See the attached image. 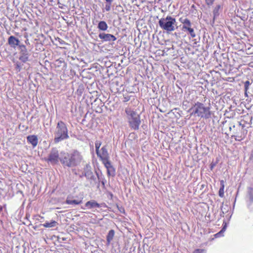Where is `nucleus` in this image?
Listing matches in <instances>:
<instances>
[{"mask_svg":"<svg viewBox=\"0 0 253 253\" xmlns=\"http://www.w3.org/2000/svg\"><path fill=\"white\" fill-rule=\"evenodd\" d=\"M83 200V197H81L78 199L71 200L68 198L66 201V203L68 205H80L82 203Z\"/></svg>","mask_w":253,"mask_h":253,"instance_id":"2eb2a0df","label":"nucleus"},{"mask_svg":"<svg viewBox=\"0 0 253 253\" xmlns=\"http://www.w3.org/2000/svg\"><path fill=\"white\" fill-rule=\"evenodd\" d=\"M220 6L219 5H218L215 7V8L214 9V11H213V13L214 15H215V14L218 12L219 9H220Z\"/></svg>","mask_w":253,"mask_h":253,"instance_id":"c85d7f7f","label":"nucleus"},{"mask_svg":"<svg viewBox=\"0 0 253 253\" xmlns=\"http://www.w3.org/2000/svg\"><path fill=\"white\" fill-rule=\"evenodd\" d=\"M226 228V225H225L222 228V229L220 231H219V232H218V233H217L216 234H215V235H214L215 237H220L221 235V234L225 231Z\"/></svg>","mask_w":253,"mask_h":253,"instance_id":"b1692460","label":"nucleus"},{"mask_svg":"<svg viewBox=\"0 0 253 253\" xmlns=\"http://www.w3.org/2000/svg\"><path fill=\"white\" fill-rule=\"evenodd\" d=\"M59 160H60V158L59 157L58 151L55 149H52L48 157L45 159L46 162L52 165L57 164Z\"/></svg>","mask_w":253,"mask_h":253,"instance_id":"6e6552de","label":"nucleus"},{"mask_svg":"<svg viewBox=\"0 0 253 253\" xmlns=\"http://www.w3.org/2000/svg\"><path fill=\"white\" fill-rule=\"evenodd\" d=\"M101 145V142L99 140H97L95 142V148L96 152L99 150V148Z\"/></svg>","mask_w":253,"mask_h":253,"instance_id":"5701e85b","label":"nucleus"},{"mask_svg":"<svg viewBox=\"0 0 253 253\" xmlns=\"http://www.w3.org/2000/svg\"><path fill=\"white\" fill-rule=\"evenodd\" d=\"M125 112L127 116V119L129 127L133 130H137L141 124L140 116L137 112L132 110L130 108H126Z\"/></svg>","mask_w":253,"mask_h":253,"instance_id":"20e7f679","label":"nucleus"},{"mask_svg":"<svg viewBox=\"0 0 253 253\" xmlns=\"http://www.w3.org/2000/svg\"><path fill=\"white\" fill-rule=\"evenodd\" d=\"M83 159L81 153L74 151L71 153H63L60 158V162L65 166L72 167L78 165Z\"/></svg>","mask_w":253,"mask_h":253,"instance_id":"f257e3e1","label":"nucleus"},{"mask_svg":"<svg viewBox=\"0 0 253 253\" xmlns=\"http://www.w3.org/2000/svg\"><path fill=\"white\" fill-rule=\"evenodd\" d=\"M107 2H111L112 3L113 0H105Z\"/></svg>","mask_w":253,"mask_h":253,"instance_id":"7c9ffc66","label":"nucleus"},{"mask_svg":"<svg viewBox=\"0 0 253 253\" xmlns=\"http://www.w3.org/2000/svg\"><path fill=\"white\" fill-rule=\"evenodd\" d=\"M230 131L232 132V138H234L236 141H241L244 140L247 136L248 131L245 128V126L239 123L238 126L233 125L229 127Z\"/></svg>","mask_w":253,"mask_h":253,"instance_id":"423d86ee","label":"nucleus"},{"mask_svg":"<svg viewBox=\"0 0 253 253\" xmlns=\"http://www.w3.org/2000/svg\"><path fill=\"white\" fill-rule=\"evenodd\" d=\"M98 157H99L102 163L107 169V174L108 176H114L115 174V169H114L111 162L109 160V155L107 151V146L105 145L100 150L96 152Z\"/></svg>","mask_w":253,"mask_h":253,"instance_id":"f03ea898","label":"nucleus"},{"mask_svg":"<svg viewBox=\"0 0 253 253\" xmlns=\"http://www.w3.org/2000/svg\"><path fill=\"white\" fill-rule=\"evenodd\" d=\"M215 0H205L206 1V3L208 5H212Z\"/></svg>","mask_w":253,"mask_h":253,"instance_id":"cd10ccee","label":"nucleus"},{"mask_svg":"<svg viewBox=\"0 0 253 253\" xmlns=\"http://www.w3.org/2000/svg\"><path fill=\"white\" fill-rule=\"evenodd\" d=\"M85 206L88 209H91L93 208H100V205L94 200L88 201L85 204Z\"/></svg>","mask_w":253,"mask_h":253,"instance_id":"4468645a","label":"nucleus"},{"mask_svg":"<svg viewBox=\"0 0 253 253\" xmlns=\"http://www.w3.org/2000/svg\"><path fill=\"white\" fill-rule=\"evenodd\" d=\"M179 21L183 24L182 30L192 26L191 22L187 18L183 19L182 18H180Z\"/></svg>","mask_w":253,"mask_h":253,"instance_id":"dca6fc26","label":"nucleus"},{"mask_svg":"<svg viewBox=\"0 0 253 253\" xmlns=\"http://www.w3.org/2000/svg\"><path fill=\"white\" fill-rule=\"evenodd\" d=\"M97 28L100 30L106 31L107 30L108 26L105 21H101L98 23Z\"/></svg>","mask_w":253,"mask_h":253,"instance_id":"a211bd4d","label":"nucleus"},{"mask_svg":"<svg viewBox=\"0 0 253 253\" xmlns=\"http://www.w3.org/2000/svg\"><path fill=\"white\" fill-rule=\"evenodd\" d=\"M92 174L91 167L89 164H86L84 168V171L80 174L81 177H89Z\"/></svg>","mask_w":253,"mask_h":253,"instance_id":"f8f14e48","label":"nucleus"},{"mask_svg":"<svg viewBox=\"0 0 253 253\" xmlns=\"http://www.w3.org/2000/svg\"><path fill=\"white\" fill-rule=\"evenodd\" d=\"M8 44L13 48H15L16 46L19 45L20 46V41L19 40L16 38L15 37L11 36H10L8 39Z\"/></svg>","mask_w":253,"mask_h":253,"instance_id":"9b49d317","label":"nucleus"},{"mask_svg":"<svg viewBox=\"0 0 253 253\" xmlns=\"http://www.w3.org/2000/svg\"><path fill=\"white\" fill-rule=\"evenodd\" d=\"M190 115L209 119L211 117V113L209 107H206L204 104L199 102L195 103L190 108Z\"/></svg>","mask_w":253,"mask_h":253,"instance_id":"7ed1b4c3","label":"nucleus"},{"mask_svg":"<svg viewBox=\"0 0 253 253\" xmlns=\"http://www.w3.org/2000/svg\"><path fill=\"white\" fill-rule=\"evenodd\" d=\"M22 49V55H20L19 59L23 62H26L28 60V55L26 50V46L24 44L20 45Z\"/></svg>","mask_w":253,"mask_h":253,"instance_id":"9d476101","label":"nucleus"},{"mask_svg":"<svg viewBox=\"0 0 253 253\" xmlns=\"http://www.w3.org/2000/svg\"><path fill=\"white\" fill-rule=\"evenodd\" d=\"M233 0L235 1V0Z\"/></svg>","mask_w":253,"mask_h":253,"instance_id":"2f4dec72","label":"nucleus"},{"mask_svg":"<svg viewBox=\"0 0 253 253\" xmlns=\"http://www.w3.org/2000/svg\"><path fill=\"white\" fill-rule=\"evenodd\" d=\"M193 253H206V250L197 249L195 250Z\"/></svg>","mask_w":253,"mask_h":253,"instance_id":"393cba45","label":"nucleus"},{"mask_svg":"<svg viewBox=\"0 0 253 253\" xmlns=\"http://www.w3.org/2000/svg\"><path fill=\"white\" fill-rule=\"evenodd\" d=\"M124 99V101H127L128 100H129V97H125Z\"/></svg>","mask_w":253,"mask_h":253,"instance_id":"c756f323","label":"nucleus"},{"mask_svg":"<svg viewBox=\"0 0 253 253\" xmlns=\"http://www.w3.org/2000/svg\"><path fill=\"white\" fill-rule=\"evenodd\" d=\"M58 224L57 222L54 220H51L50 222H46L42 225L45 228H50L56 226Z\"/></svg>","mask_w":253,"mask_h":253,"instance_id":"6ab92c4d","label":"nucleus"},{"mask_svg":"<svg viewBox=\"0 0 253 253\" xmlns=\"http://www.w3.org/2000/svg\"><path fill=\"white\" fill-rule=\"evenodd\" d=\"M250 84L251 82L249 81L245 82L244 83L245 91L246 94L247 93V92L249 90V87L250 86Z\"/></svg>","mask_w":253,"mask_h":253,"instance_id":"4be33fe9","label":"nucleus"},{"mask_svg":"<svg viewBox=\"0 0 253 253\" xmlns=\"http://www.w3.org/2000/svg\"><path fill=\"white\" fill-rule=\"evenodd\" d=\"M183 31H187L188 32V33L190 34V36L194 38L196 37L195 33L194 32V30L192 27H190L189 28H186L185 29H184L183 30Z\"/></svg>","mask_w":253,"mask_h":253,"instance_id":"aec40b11","label":"nucleus"},{"mask_svg":"<svg viewBox=\"0 0 253 253\" xmlns=\"http://www.w3.org/2000/svg\"><path fill=\"white\" fill-rule=\"evenodd\" d=\"M54 141L57 143L69 137L68 130L66 124L62 121L58 122L54 132Z\"/></svg>","mask_w":253,"mask_h":253,"instance_id":"39448f33","label":"nucleus"},{"mask_svg":"<svg viewBox=\"0 0 253 253\" xmlns=\"http://www.w3.org/2000/svg\"><path fill=\"white\" fill-rule=\"evenodd\" d=\"M27 140L28 143L32 145L33 148L36 147L38 143V138L35 135H28L27 137Z\"/></svg>","mask_w":253,"mask_h":253,"instance_id":"ddd939ff","label":"nucleus"},{"mask_svg":"<svg viewBox=\"0 0 253 253\" xmlns=\"http://www.w3.org/2000/svg\"><path fill=\"white\" fill-rule=\"evenodd\" d=\"M98 37L103 42H114L117 39L116 38L114 35L104 33L99 34L98 35Z\"/></svg>","mask_w":253,"mask_h":253,"instance_id":"1a4fd4ad","label":"nucleus"},{"mask_svg":"<svg viewBox=\"0 0 253 253\" xmlns=\"http://www.w3.org/2000/svg\"><path fill=\"white\" fill-rule=\"evenodd\" d=\"M220 187L219 190L218 194L220 197L223 198L224 196V188H225V184L224 181L223 180H221L220 181Z\"/></svg>","mask_w":253,"mask_h":253,"instance_id":"f3484780","label":"nucleus"},{"mask_svg":"<svg viewBox=\"0 0 253 253\" xmlns=\"http://www.w3.org/2000/svg\"><path fill=\"white\" fill-rule=\"evenodd\" d=\"M159 26L163 30L168 32H171L175 29L176 23V19L170 16H167L166 18H162L158 21Z\"/></svg>","mask_w":253,"mask_h":253,"instance_id":"0eeeda50","label":"nucleus"},{"mask_svg":"<svg viewBox=\"0 0 253 253\" xmlns=\"http://www.w3.org/2000/svg\"><path fill=\"white\" fill-rule=\"evenodd\" d=\"M115 233L114 232V231L113 229L109 231L107 236V241L108 243H110L111 241V240L113 239Z\"/></svg>","mask_w":253,"mask_h":253,"instance_id":"412c9836","label":"nucleus"},{"mask_svg":"<svg viewBox=\"0 0 253 253\" xmlns=\"http://www.w3.org/2000/svg\"><path fill=\"white\" fill-rule=\"evenodd\" d=\"M112 3L111 2H107V3L105 5V10L106 11H110Z\"/></svg>","mask_w":253,"mask_h":253,"instance_id":"a878e982","label":"nucleus"},{"mask_svg":"<svg viewBox=\"0 0 253 253\" xmlns=\"http://www.w3.org/2000/svg\"><path fill=\"white\" fill-rule=\"evenodd\" d=\"M249 197L252 200H253V188H249Z\"/></svg>","mask_w":253,"mask_h":253,"instance_id":"bb28decb","label":"nucleus"}]
</instances>
